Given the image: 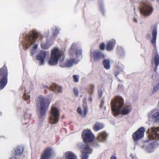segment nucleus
Segmentation results:
<instances>
[{
  "instance_id": "f257e3e1",
  "label": "nucleus",
  "mask_w": 159,
  "mask_h": 159,
  "mask_svg": "<svg viewBox=\"0 0 159 159\" xmlns=\"http://www.w3.org/2000/svg\"><path fill=\"white\" fill-rule=\"evenodd\" d=\"M111 106L113 114L115 116L120 114L127 115L131 112L132 109L130 104H124L123 98L119 96L112 99Z\"/></svg>"
},
{
  "instance_id": "f03ea898",
  "label": "nucleus",
  "mask_w": 159,
  "mask_h": 159,
  "mask_svg": "<svg viewBox=\"0 0 159 159\" xmlns=\"http://www.w3.org/2000/svg\"><path fill=\"white\" fill-rule=\"evenodd\" d=\"M25 41L23 46L25 49H28L30 47L31 48V53L33 55L36 53L38 47V44L34 43L35 39L39 38L42 40L43 36L40 33L35 32L29 34H26L23 37H25Z\"/></svg>"
},
{
  "instance_id": "7ed1b4c3",
  "label": "nucleus",
  "mask_w": 159,
  "mask_h": 159,
  "mask_svg": "<svg viewBox=\"0 0 159 159\" xmlns=\"http://www.w3.org/2000/svg\"><path fill=\"white\" fill-rule=\"evenodd\" d=\"M50 102L42 95L39 96L36 102L37 111L39 116L41 117L46 115Z\"/></svg>"
},
{
  "instance_id": "20e7f679",
  "label": "nucleus",
  "mask_w": 159,
  "mask_h": 159,
  "mask_svg": "<svg viewBox=\"0 0 159 159\" xmlns=\"http://www.w3.org/2000/svg\"><path fill=\"white\" fill-rule=\"evenodd\" d=\"M64 54L63 52L56 47L51 51L50 57L48 61V64L51 66L57 65L60 58Z\"/></svg>"
},
{
  "instance_id": "39448f33",
  "label": "nucleus",
  "mask_w": 159,
  "mask_h": 159,
  "mask_svg": "<svg viewBox=\"0 0 159 159\" xmlns=\"http://www.w3.org/2000/svg\"><path fill=\"white\" fill-rule=\"evenodd\" d=\"M140 11L141 14L144 16H150L153 11L152 5L148 2L142 1L140 5Z\"/></svg>"
},
{
  "instance_id": "423d86ee",
  "label": "nucleus",
  "mask_w": 159,
  "mask_h": 159,
  "mask_svg": "<svg viewBox=\"0 0 159 159\" xmlns=\"http://www.w3.org/2000/svg\"><path fill=\"white\" fill-rule=\"evenodd\" d=\"M49 121L50 123L54 124L57 123L58 121L60 110L56 105H52L50 112Z\"/></svg>"
},
{
  "instance_id": "0eeeda50",
  "label": "nucleus",
  "mask_w": 159,
  "mask_h": 159,
  "mask_svg": "<svg viewBox=\"0 0 159 159\" xmlns=\"http://www.w3.org/2000/svg\"><path fill=\"white\" fill-rule=\"evenodd\" d=\"M78 148L79 149L82 153L81 159H88V153H91L92 151V149L87 144L82 143H79L78 144Z\"/></svg>"
},
{
  "instance_id": "6e6552de",
  "label": "nucleus",
  "mask_w": 159,
  "mask_h": 159,
  "mask_svg": "<svg viewBox=\"0 0 159 159\" xmlns=\"http://www.w3.org/2000/svg\"><path fill=\"white\" fill-rule=\"evenodd\" d=\"M55 153L54 150L52 148H47L41 154L40 159H52Z\"/></svg>"
},
{
  "instance_id": "1a4fd4ad",
  "label": "nucleus",
  "mask_w": 159,
  "mask_h": 159,
  "mask_svg": "<svg viewBox=\"0 0 159 159\" xmlns=\"http://www.w3.org/2000/svg\"><path fill=\"white\" fill-rule=\"evenodd\" d=\"M82 135L85 143L92 142L94 138V135L89 129H86L83 131L82 133ZM84 143L86 144L85 143Z\"/></svg>"
},
{
  "instance_id": "9d476101",
  "label": "nucleus",
  "mask_w": 159,
  "mask_h": 159,
  "mask_svg": "<svg viewBox=\"0 0 159 159\" xmlns=\"http://www.w3.org/2000/svg\"><path fill=\"white\" fill-rule=\"evenodd\" d=\"M149 139L150 140L159 139V128H151L147 131Z\"/></svg>"
},
{
  "instance_id": "9b49d317",
  "label": "nucleus",
  "mask_w": 159,
  "mask_h": 159,
  "mask_svg": "<svg viewBox=\"0 0 159 159\" xmlns=\"http://www.w3.org/2000/svg\"><path fill=\"white\" fill-rule=\"evenodd\" d=\"M90 57L91 60L97 61L105 57L104 54L99 50H92L90 51Z\"/></svg>"
},
{
  "instance_id": "f8f14e48",
  "label": "nucleus",
  "mask_w": 159,
  "mask_h": 159,
  "mask_svg": "<svg viewBox=\"0 0 159 159\" xmlns=\"http://www.w3.org/2000/svg\"><path fill=\"white\" fill-rule=\"evenodd\" d=\"M7 72L6 68H3L0 70V76H3V78L0 80V89H3L7 83Z\"/></svg>"
},
{
  "instance_id": "ddd939ff",
  "label": "nucleus",
  "mask_w": 159,
  "mask_h": 159,
  "mask_svg": "<svg viewBox=\"0 0 159 159\" xmlns=\"http://www.w3.org/2000/svg\"><path fill=\"white\" fill-rule=\"evenodd\" d=\"M63 58L62 60L60 61V65L61 67H69L72 66L73 65L77 64L79 60L74 59L70 58L66 60V62H63Z\"/></svg>"
},
{
  "instance_id": "4468645a",
  "label": "nucleus",
  "mask_w": 159,
  "mask_h": 159,
  "mask_svg": "<svg viewBox=\"0 0 159 159\" xmlns=\"http://www.w3.org/2000/svg\"><path fill=\"white\" fill-rule=\"evenodd\" d=\"M145 130V129L143 127L139 128L132 134V137L134 140L136 141L143 138L144 136Z\"/></svg>"
},
{
  "instance_id": "2eb2a0df",
  "label": "nucleus",
  "mask_w": 159,
  "mask_h": 159,
  "mask_svg": "<svg viewBox=\"0 0 159 159\" xmlns=\"http://www.w3.org/2000/svg\"><path fill=\"white\" fill-rule=\"evenodd\" d=\"M49 55L48 51H41L36 56V59L39 61V65L40 66L43 65L44 63V61L46 57H48Z\"/></svg>"
},
{
  "instance_id": "dca6fc26",
  "label": "nucleus",
  "mask_w": 159,
  "mask_h": 159,
  "mask_svg": "<svg viewBox=\"0 0 159 159\" xmlns=\"http://www.w3.org/2000/svg\"><path fill=\"white\" fill-rule=\"evenodd\" d=\"M70 53L72 55L74 54L77 57H78L81 55L82 50L77 44L73 43L70 49Z\"/></svg>"
},
{
  "instance_id": "f3484780",
  "label": "nucleus",
  "mask_w": 159,
  "mask_h": 159,
  "mask_svg": "<svg viewBox=\"0 0 159 159\" xmlns=\"http://www.w3.org/2000/svg\"><path fill=\"white\" fill-rule=\"evenodd\" d=\"M116 43V41L114 39H112L107 41L106 45V50L108 51H112Z\"/></svg>"
},
{
  "instance_id": "a211bd4d",
  "label": "nucleus",
  "mask_w": 159,
  "mask_h": 159,
  "mask_svg": "<svg viewBox=\"0 0 159 159\" xmlns=\"http://www.w3.org/2000/svg\"><path fill=\"white\" fill-rule=\"evenodd\" d=\"M85 99H84V104L83 105V107H84L83 109H81L80 107H79L77 108L78 113L82 117H85L86 115L87 112V103L86 102H85Z\"/></svg>"
},
{
  "instance_id": "6ab92c4d",
  "label": "nucleus",
  "mask_w": 159,
  "mask_h": 159,
  "mask_svg": "<svg viewBox=\"0 0 159 159\" xmlns=\"http://www.w3.org/2000/svg\"><path fill=\"white\" fill-rule=\"evenodd\" d=\"M147 116L149 119L153 118L157 120H159V111L157 112L152 110L148 113Z\"/></svg>"
},
{
  "instance_id": "aec40b11",
  "label": "nucleus",
  "mask_w": 159,
  "mask_h": 159,
  "mask_svg": "<svg viewBox=\"0 0 159 159\" xmlns=\"http://www.w3.org/2000/svg\"><path fill=\"white\" fill-rule=\"evenodd\" d=\"M157 34V28L156 26H155L153 27L152 30V39L151 40V42L152 45L154 47H155L156 46V41Z\"/></svg>"
},
{
  "instance_id": "412c9836",
  "label": "nucleus",
  "mask_w": 159,
  "mask_h": 159,
  "mask_svg": "<svg viewBox=\"0 0 159 159\" xmlns=\"http://www.w3.org/2000/svg\"><path fill=\"white\" fill-rule=\"evenodd\" d=\"M108 135V134L103 131L99 133L97 139L101 142H104L106 140Z\"/></svg>"
},
{
  "instance_id": "4be33fe9",
  "label": "nucleus",
  "mask_w": 159,
  "mask_h": 159,
  "mask_svg": "<svg viewBox=\"0 0 159 159\" xmlns=\"http://www.w3.org/2000/svg\"><path fill=\"white\" fill-rule=\"evenodd\" d=\"M64 157L66 159H77L75 154L71 151L66 152L64 154Z\"/></svg>"
},
{
  "instance_id": "5701e85b",
  "label": "nucleus",
  "mask_w": 159,
  "mask_h": 159,
  "mask_svg": "<svg viewBox=\"0 0 159 159\" xmlns=\"http://www.w3.org/2000/svg\"><path fill=\"white\" fill-rule=\"evenodd\" d=\"M50 90H51L55 93H61L62 91V88L58 85L53 84L51 85Z\"/></svg>"
},
{
  "instance_id": "b1692460",
  "label": "nucleus",
  "mask_w": 159,
  "mask_h": 159,
  "mask_svg": "<svg viewBox=\"0 0 159 159\" xmlns=\"http://www.w3.org/2000/svg\"><path fill=\"white\" fill-rule=\"evenodd\" d=\"M104 125L101 123L97 122L93 125V129L96 131H98L104 128Z\"/></svg>"
},
{
  "instance_id": "393cba45",
  "label": "nucleus",
  "mask_w": 159,
  "mask_h": 159,
  "mask_svg": "<svg viewBox=\"0 0 159 159\" xmlns=\"http://www.w3.org/2000/svg\"><path fill=\"white\" fill-rule=\"evenodd\" d=\"M102 64L105 69L108 70L111 67L110 61L108 59H104L102 62Z\"/></svg>"
},
{
  "instance_id": "a878e982",
  "label": "nucleus",
  "mask_w": 159,
  "mask_h": 159,
  "mask_svg": "<svg viewBox=\"0 0 159 159\" xmlns=\"http://www.w3.org/2000/svg\"><path fill=\"white\" fill-rule=\"evenodd\" d=\"M51 45V44L47 40L46 42H43L41 41V47L43 49H48L50 48Z\"/></svg>"
},
{
  "instance_id": "bb28decb",
  "label": "nucleus",
  "mask_w": 159,
  "mask_h": 159,
  "mask_svg": "<svg viewBox=\"0 0 159 159\" xmlns=\"http://www.w3.org/2000/svg\"><path fill=\"white\" fill-rule=\"evenodd\" d=\"M143 148L146 150L148 152H151L154 150V148L152 144H150L148 146H145L143 147Z\"/></svg>"
},
{
  "instance_id": "cd10ccee",
  "label": "nucleus",
  "mask_w": 159,
  "mask_h": 159,
  "mask_svg": "<svg viewBox=\"0 0 159 159\" xmlns=\"http://www.w3.org/2000/svg\"><path fill=\"white\" fill-rule=\"evenodd\" d=\"M23 148L22 146H17L15 152L17 155H21L23 152Z\"/></svg>"
},
{
  "instance_id": "c85d7f7f",
  "label": "nucleus",
  "mask_w": 159,
  "mask_h": 159,
  "mask_svg": "<svg viewBox=\"0 0 159 159\" xmlns=\"http://www.w3.org/2000/svg\"><path fill=\"white\" fill-rule=\"evenodd\" d=\"M117 54L120 57H122L124 55V52L122 48L120 47L118 48Z\"/></svg>"
},
{
  "instance_id": "c756f323",
  "label": "nucleus",
  "mask_w": 159,
  "mask_h": 159,
  "mask_svg": "<svg viewBox=\"0 0 159 159\" xmlns=\"http://www.w3.org/2000/svg\"><path fill=\"white\" fill-rule=\"evenodd\" d=\"M53 35L54 36L57 35L59 33L60 30L59 28L55 27L52 28Z\"/></svg>"
},
{
  "instance_id": "7c9ffc66",
  "label": "nucleus",
  "mask_w": 159,
  "mask_h": 159,
  "mask_svg": "<svg viewBox=\"0 0 159 159\" xmlns=\"http://www.w3.org/2000/svg\"><path fill=\"white\" fill-rule=\"evenodd\" d=\"M154 61L156 66H157L159 65V56L157 54L155 55Z\"/></svg>"
},
{
  "instance_id": "2f4dec72",
  "label": "nucleus",
  "mask_w": 159,
  "mask_h": 159,
  "mask_svg": "<svg viewBox=\"0 0 159 159\" xmlns=\"http://www.w3.org/2000/svg\"><path fill=\"white\" fill-rule=\"evenodd\" d=\"M30 97V95L29 93H27V92L26 91H25V93L24 94L22 98L24 100H26L28 99Z\"/></svg>"
},
{
  "instance_id": "473e14b6",
  "label": "nucleus",
  "mask_w": 159,
  "mask_h": 159,
  "mask_svg": "<svg viewBox=\"0 0 159 159\" xmlns=\"http://www.w3.org/2000/svg\"><path fill=\"white\" fill-rule=\"evenodd\" d=\"M99 48L102 50H104L105 48H106V46L105 43L103 42L101 43L99 46Z\"/></svg>"
},
{
  "instance_id": "72a5a7b5",
  "label": "nucleus",
  "mask_w": 159,
  "mask_h": 159,
  "mask_svg": "<svg viewBox=\"0 0 159 159\" xmlns=\"http://www.w3.org/2000/svg\"><path fill=\"white\" fill-rule=\"evenodd\" d=\"M159 89V83H158L153 87V93H155Z\"/></svg>"
},
{
  "instance_id": "f704fd0d",
  "label": "nucleus",
  "mask_w": 159,
  "mask_h": 159,
  "mask_svg": "<svg viewBox=\"0 0 159 159\" xmlns=\"http://www.w3.org/2000/svg\"><path fill=\"white\" fill-rule=\"evenodd\" d=\"M118 69L120 71H123L124 69V66L121 64H119L117 67Z\"/></svg>"
},
{
  "instance_id": "c9c22d12",
  "label": "nucleus",
  "mask_w": 159,
  "mask_h": 159,
  "mask_svg": "<svg viewBox=\"0 0 159 159\" xmlns=\"http://www.w3.org/2000/svg\"><path fill=\"white\" fill-rule=\"evenodd\" d=\"M74 81L75 82H77L79 81V77L78 75H74L73 76Z\"/></svg>"
},
{
  "instance_id": "e433bc0d",
  "label": "nucleus",
  "mask_w": 159,
  "mask_h": 159,
  "mask_svg": "<svg viewBox=\"0 0 159 159\" xmlns=\"http://www.w3.org/2000/svg\"><path fill=\"white\" fill-rule=\"evenodd\" d=\"M74 93L76 96H78L79 95V91L78 89L76 87H75L73 89Z\"/></svg>"
},
{
  "instance_id": "4c0bfd02",
  "label": "nucleus",
  "mask_w": 159,
  "mask_h": 159,
  "mask_svg": "<svg viewBox=\"0 0 159 159\" xmlns=\"http://www.w3.org/2000/svg\"><path fill=\"white\" fill-rule=\"evenodd\" d=\"M94 88V86L93 85H91L89 88V93L90 94H92L93 92V89Z\"/></svg>"
},
{
  "instance_id": "58836bf2",
  "label": "nucleus",
  "mask_w": 159,
  "mask_h": 159,
  "mask_svg": "<svg viewBox=\"0 0 159 159\" xmlns=\"http://www.w3.org/2000/svg\"><path fill=\"white\" fill-rule=\"evenodd\" d=\"M99 9L100 11L103 13L104 12V10L102 7V3H99Z\"/></svg>"
},
{
  "instance_id": "ea45409f",
  "label": "nucleus",
  "mask_w": 159,
  "mask_h": 159,
  "mask_svg": "<svg viewBox=\"0 0 159 159\" xmlns=\"http://www.w3.org/2000/svg\"><path fill=\"white\" fill-rule=\"evenodd\" d=\"M98 93L100 97H101L102 95V92L101 90H99L98 92Z\"/></svg>"
},
{
  "instance_id": "a19ab883",
  "label": "nucleus",
  "mask_w": 159,
  "mask_h": 159,
  "mask_svg": "<svg viewBox=\"0 0 159 159\" xmlns=\"http://www.w3.org/2000/svg\"><path fill=\"white\" fill-rule=\"evenodd\" d=\"M110 159H117V158L115 155H113L111 157Z\"/></svg>"
},
{
  "instance_id": "79ce46f5",
  "label": "nucleus",
  "mask_w": 159,
  "mask_h": 159,
  "mask_svg": "<svg viewBox=\"0 0 159 159\" xmlns=\"http://www.w3.org/2000/svg\"><path fill=\"white\" fill-rule=\"evenodd\" d=\"M134 20V22L135 23H137L138 22V20H137V19L134 17V20Z\"/></svg>"
},
{
  "instance_id": "37998d69",
  "label": "nucleus",
  "mask_w": 159,
  "mask_h": 159,
  "mask_svg": "<svg viewBox=\"0 0 159 159\" xmlns=\"http://www.w3.org/2000/svg\"><path fill=\"white\" fill-rule=\"evenodd\" d=\"M130 156L131 157H132L133 159H134L135 157V155L133 154H131L130 155Z\"/></svg>"
},
{
  "instance_id": "c03bdc74",
  "label": "nucleus",
  "mask_w": 159,
  "mask_h": 159,
  "mask_svg": "<svg viewBox=\"0 0 159 159\" xmlns=\"http://www.w3.org/2000/svg\"><path fill=\"white\" fill-rule=\"evenodd\" d=\"M43 87L44 88H48L49 89H50V87H48V86L47 85H43Z\"/></svg>"
},
{
  "instance_id": "a18cd8bd",
  "label": "nucleus",
  "mask_w": 159,
  "mask_h": 159,
  "mask_svg": "<svg viewBox=\"0 0 159 159\" xmlns=\"http://www.w3.org/2000/svg\"><path fill=\"white\" fill-rule=\"evenodd\" d=\"M89 100L90 101H92V98L91 97H90L89 99Z\"/></svg>"
},
{
  "instance_id": "49530a36",
  "label": "nucleus",
  "mask_w": 159,
  "mask_h": 159,
  "mask_svg": "<svg viewBox=\"0 0 159 159\" xmlns=\"http://www.w3.org/2000/svg\"><path fill=\"white\" fill-rule=\"evenodd\" d=\"M103 106V103H102L101 104V105H100V107L101 108H102V107Z\"/></svg>"
},
{
  "instance_id": "de8ad7c7",
  "label": "nucleus",
  "mask_w": 159,
  "mask_h": 159,
  "mask_svg": "<svg viewBox=\"0 0 159 159\" xmlns=\"http://www.w3.org/2000/svg\"><path fill=\"white\" fill-rule=\"evenodd\" d=\"M157 67H155V68H154V71H156V70H157Z\"/></svg>"
},
{
  "instance_id": "09e8293b",
  "label": "nucleus",
  "mask_w": 159,
  "mask_h": 159,
  "mask_svg": "<svg viewBox=\"0 0 159 159\" xmlns=\"http://www.w3.org/2000/svg\"><path fill=\"white\" fill-rule=\"evenodd\" d=\"M153 76L152 75V78L153 79Z\"/></svg>"
},
{
  "instance_id": "8fccbe9b",
  "label": "nucleus",
  "mask_w": 159,
  "mask_h": 159,
  "mask_svg": "<svg viewBox=\"0 0 159 159\" xmlns=\"http://www.w3.org/2000/svg\"><path fill=\"white\" fill-rule=\"evenodd\" d=\"M2 113L1 112H0V115Z\"/></svg>"
}]
</instances>
